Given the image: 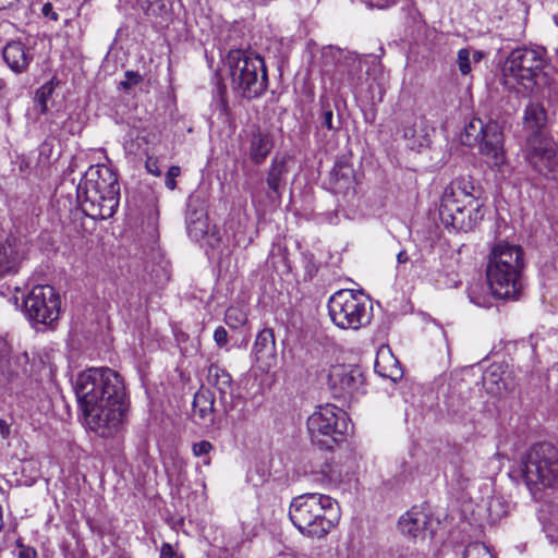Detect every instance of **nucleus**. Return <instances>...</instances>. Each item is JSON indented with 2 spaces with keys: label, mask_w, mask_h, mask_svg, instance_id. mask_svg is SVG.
<instances>
[{
  "label": "nucleus",
  "mask_w": 558,
  "mask_h": 558,
  "mask_svg": "<svg viewBox=\"0 0 558 558\" xmlns=\"http://www.w3.org/2000/svg\"><path fill=\"white\" fill-rule=\"evenodd\" d=\"M75 395L89 429L104 438L119 433L130 402L122 376L109 367H92L75 380Z\"/></svg>",
  "instance_id": "nucleus-1"
},
{
  "label": "nucleus",
  "mask_w": 558,
  "mask_h": 558,
  "mask_svg": "<svg viewBox=\"0 0 558 558\" xmlns=\"http://www.w3.org/2000/svg\"><path fill=\"white\" fill-rule=\"evenodd\" d=\"M240 27H231L223 39L227 51L225 62L231 80V89L235 97L253 100L259 98L268 88V73L265 60L243 40Z\"/></svg>",
  "instance_id": "nucleus-2"
},
{
  "label": "nucleus",
  "mask_w": 558,
  "mask_h": 558,
  "mask_svg": "<svg viewBox=\"0 0 558 558\" xmlns=\"http://www.w3.org/2000/svg\"><path fill=\"white\" fill-rule=\"evenodd\" d=\"M482 190L474 184L472 177H458L444 190L439 217L441 222L457 231L474 230L484 218Z\"/></svg>",
  "instance_id": "nucleus-3"
},
{
  "label": "nucleus",
  "mask_w": 558,
  "mask_h": 558,
  "mask_svg": "<svg viewBox=\"0 0 558 558\" xmlns=\"http://www.w3.org/2000/svg\"><path fill=\"white\" fill-rule=\"evenodd\" d=\"M524 251L520 245L497 242L490 250L486 266L488 287L494 296L517 299L523 289Z\"/></svg>",
  "instance_id": "nucleus-4"
},
{
  "label": "nucleus",
  "mask_w": 558,
  "mask_h": 558,
  "mask_svg": "<svg viewBox=\"0 0 558 558\" xmlns=\"http://www.w3.org/2000/svg\"><path fill=\"white\" fill-rule=\"evenodd\" d=\"M289 518L303 535L320 538L337 523L339 507L328 495L306 493L292 499Z\"/></svg>",
  "instance_id": "nucleus-5"
},
{
  "label": "nucleus",
  "mask_w": 558,
  "mask_h": 558,
  "mask_svg": "<svg viewBox=\"0 0 558 558\" xmlns=\"http://www.w3.org/2000/svg\"><path fill=\"white\" fill-rule=\"evenodd\" d=\"M546 50L539 47H518L505 61L506 83L513 81L527 94H543L549 86Z\"/></svg>",
  "instance_id": "nucleus-6"
},
{
  "label": "nucleus",
  "mask_w": 558,
  "mask_h": 558,
  "mask_svg": "<svg viewBox=\"0 0 558 558\" xmlns=\"http://www.w3.org/2000/svg\"><path fill=\"white\" fill-rule=\"evenodd\" d=\"M520 472L535 499L543 489L558 487V447L547 441L534 444L522 454Z\"/></svg>",
  "instance_id": "nucleus-7"
},
{
  "label": "nucleus",
  "mask_w": 558,
  "mask_h": 558,
  "mask_svg": "<svg viewBox=\"0 0 558 558\" xmlns=\"http://www.w3.org/2000/svg\"><path fill=\"white\" fill-rule=\"evenodd\" d=\"M460 140L465 146H478L489 167L500 168L505 163L504 132L497 121L472 118L464 126Z\"/></svg>",
  "instance_id": "nucleus-8"
},
{
  "label": "nucleus",
  "mask_w": 558,
  "mask_h": 558,
  "mask_svg": "<svg viewBox=\"0 0 558 558\" xmlns=\"http://www.w3.org/2000/svg\"><path fill=\"white\" fill-rule=\"evenodd\" d=\"M327 306L331 322L341 329L357 330L372 318V305L362 292L339 290L329 298Z\"/></svg>",
  "instance_id": "nucleus-9"
},
{
  "label": "nucleus",
  "mask_w": 558,
  "mask_h": 558,
  "mask_svg": "<svg viewBox=\"0 0 558 558\" xmlns=\"http://www.w3.org/2000/svg\"><path fill=\"white\" fill-rule=\"evenodd\" d=\"M307 429L313 444L329 450L343 440L349 429V417L335 405H320L307 418Z\"/></svg>",
  "instance_id": "nucleus-10"
},
{
  "label": "nucleus",
  "mask_w": 558,
  "mask_h": 558,
  "mask_svg": "<svg viewBox=\"0 0 558 558\" xmlns=\"http://www.w3.org/2000/svg\"><path fill=\"white\" fill-rule=\"evenodd\" d=\"M24 313L34 326L53 328L61 312L60 294L51 286H36L23 302Z\"/></svg>",
  "instance_id": "nucleus-11"
},
{
  "label": "nucleus",
  "mask_w": 558,
  "mask_h": 558,
  "mask_svg": "<svg viewBox=\"0 0 558 558\" xmlns=\"http://www.w3.org/2000/svg\"><path fill=\"white\" fill-rule=\"evenodd\" d=\"M326 62H336L332 80L337 89L348 86L354 88L361 84L363 77V60L355 53L343 51L340 48L328 47L323 52Z\"/></svg>",
  "instance_id": "nucleus-12"
},
{
  "label": "nucleus",
  "mask_w": 558,
  "mask_h": 558,
  "mask_svg": "<svg viewBox=\"0 0 558 558\" xmlns=\"http://www.w3.org/2000/svg\"><path fill=\"white\" fill-rule=\"evenodd\" d=\"M328 386L337 399H348L364 393L365 376L359 366L338 364L329 369Z\"/></svg>",
  "instance_id": "nucleus-13"
},
{
  "label": "nucleus",
  "mask_w": 558,
  "mask_h": 558,
  "mask_svg": "<svg viewBox=\"0 0 558 558\" xmlns=\"http://www.w3.org/2000/svg\"><path fill=\"white\" fill-rule=\"evenodd\" d=\"M78 191L97 190L109 195L107 202L114 206L120 202V185L116 172L107 166H90L77 185Z\"/></svg>",
  "instance_id": "nucleus-14"
},
{
  "label": "nucleus",
  "mask_w": 558,
  "mask_h": 558,
  "mask_svg": "<svg viewBox=\"0 0 558 558\" xmlns=\"http://www.w3.org/2000/svg\"><path fill=\"white\" fill-rule=\"evenodd\" d=\"M526 159L535 171L545 178H558V160L555 148L539 137L527 140Z\"/></svg>",
  "instance_id": "nucleus-15"
},
{
  "label": "nucleus",
  "mask_w": 558,
  "mask_h": 558,
  "mask_svg": "<svg viewBox=\"0 0 558 558\" xmlns=\"http://www.w3.org/2000/svg\"><path fill=\"white\" fill-rule=\"evenodd\" d=\"M207 381L218 392L219 404L225 414H229L241 397L234 393V385L231 375L217 364L208 367Z\"/></svg>",
  "instance_id": "nucleus-16"
},
{
  "label": "nucleus",
  "mask_w": 558,
  "mask_h": 558,
  "mask_svg": "<svg viewBox=\"0 0 558 558\" xmlns=\"http://www.w3.org/2000/svg\"><path fill=\"white\" fill-rule=\"evenodd\" d=\"M438 524L439 521L429 512L417 507L409 510L398 522L401 533L412 538H424L426 534L433 536Z\"/></svg>",
  "instance_id": "nucleus-17"
},
{
  "label": "nucleus",
  "mask_w": 558,
  "mask_h": 558,
  "mask_svg": "<svg viewBox=\"0 0 558 558\" xmlns=\"http://www.w3.org/2000/svg\"><path fill=\"white\" fill-rule=\"evenodd\" d=\"M77 201L84 214L93 219H108L111 218L118 209L119 204L110 206L107 202L109 195H105L97 190H82L76 189Z\"/></svg>",
  "instance_id": "nucleus-18"
},
{
  "label": "nucleus",
  "mask_w": 558,
  "mask_h": 558,
  "mask_svg": "<svg viewBox=\"0 0 558 558\" xmlns=\"http://www.w3.org/2000/svg\"><path fill=\"white\" fill-rule=\"evenodd\" d=\"M402 132L407 146L412 150H421L429 146L435 130L424 118L412 114L403 121Z\"/></svg>",
  "instance_id": "nucleus-19"
},
{
  "label": "nucleus",
  "mask_w": 558,
  "mask_h": 558,
  "mask_svg": "<svg viewBox=\"0 0 558 558\" xmlns=\"http://www.w3.org/2000/svg\"><path fill=\"white\" fill-rule=\"evenodd\" d=\"M2 58L11 71L22 74L34 60V48L21 39L10 40L2 48Z\"/></svg>",
  "instance_id": "nucleus-20"
},
{
  "label": "nucleus",
  "mask_w": 558,
  "mask_h": 558,
  "mask_svg": "<svg viewBox=\"0 0 558 558\" xmlns=\"http://www.w3.org/2000/svg\"><path fill=\"white\" fill-rule=\"evenodd\" d=\"M288 171L287 157L275 156L266 177V183L268 186L266 195L271 203H279L281 201Z\"/></svg>",
  "instance_id": "nucleus-21"
},
{
  "label": "nucleus",
  "mask_w": 558,
  "mask_h": 558,
  "mask_svg": "<svg viewBox=\"0 0 558 558\" xmlns=\"http://www.w3.org/2000/svg\"><path fill=\"white\" fill-rule=\"evenodd\" d=\"M23 259L22 243L14 236L0 242V275L15 274Z\"/></svg>",
  "instance_id": "nucleus-22"
},
{
  "label": "nucleus",
  "mask_w": 558,
  "mask_h": 558,
  "mask_svg": "<svg viewBox=\"0 0 558 558\" xmlns=\"http://www.w3.org/2000/svg\"><path fill=\"white\" fill-rule=\"evenodd\" d=\"M354 182V170L348 159H338L330 173L328 183L333 193H345Z\"/></svg>",
  "instance_id": "nucleus-23"
},
{
  "label": "nucleus",
  "mask_w": 558,
  "mask_h": 558,
  "mask_svg": "<svg viewBox=\"0 0 558 558\" xmlns=\"http://www.w3.org/2000/svg\"><path fill=\"white\" fill-rule=\"evenodd\" d=\"M547 113L541 102L530 101L523 112L524 129L530 130L533 137H538L541 130L545 126Z\"/></svg>",
  "instance_id": "nucleus-24"
},
{
  "label": "nucleus",
  "mask_w": 558,
  "mask_h": 558,
  "mask_svg": "<svg viewBox=\"0 0 558 558\" xmlns=\"http://www.w3.org/2000/svg\"><path fill=\"white\" fill-rule=\"evenodd\" d=\"M274 147L272 136L267 132L256 131L252 134L250 141V158L260 165L265 161Z\"/></svg>",
  "instance_id": "nucleus-25"
},
{
  "label": "nucleus",
  "mask_w": 558,
  "mask_h": 558,
  "mask_svg": "<svg viewBox=\"0 0 558 558\" xmlns=\"http://www.w3.org/2000/svg\"><path fill=\"white\" fill-rule=\"evenodd\" d=\"M193 411L204 423H214L215 397L208 389H199L193 399Z\"/></svg>",
  "instance_id": "nucleus-26"
},
{
  "label": "nucleus",
  "mask_w": 558,
  "mask_h": 558,
  "mask_svg": "<svg viewBox=\"0 0 558 558\" xmlns=\"http://www.w3.org/2000/svg\"><path fill=\"white\" fill-rule=\"evenodd\" d=\"M174 0H138V5L149 19L167 22L173 11Z\"/></svg>",
  "instance_id": "nucleus-27"
},
{
  "label": "nucleus",
  "mask_w": 558,
  "mask_h": 558,
  "mask_svg": "<svg viewBox=\"0 0 558 558\" xmlns=\"http://www.w3.org/2000/svg\"><path fill=\"white\" fill-rule=\"evenodd\" d=\"M253 352L256 360L272 357L276 353L275 335L271 328L260 330L255 339Z\"/></svg>",
  "instance_id": "nucleus-28"
},
{
  "label": "nucleus",
  "mask_w": 558,
  "mask_h": 558,
  "mask_svg": "<svg viewBox=\"0 0 558 558\" xmlns=\"http://www.w3.org/2000/svg\"><path fill=\"white\" fill-rule=\"evenodd\" d=\"M484 387L493 393H499L502 389H506V385L502 380L501 367L497 364L490 365L483 374Z\"/></svg>",
  "instance_id": "nucleus-29"
},
{
  "label": "nucleus",
  "mask_w": 558,
  "mask_h": 558,
  "mask_svg": "<svg viewBox=\"0 0 558 558\" xmlns=\"http://www.w3.org/2000/svg\"><path fill=\"white\" fill-rule=\"evenodd\" d=\"M492 522L500 520L508 513L509 505L501 496H492L486 506Z\"/></svg>",
  "instance_id": "nucleus-30"
},
{
  "label": "nucleus",
  "mask_w": 558,
  "mask_h": 558,
  "mask_svg": "<svg viewBox=\"0 0 558 558\" xmlns=\"http://www.w3.org/2000/svg\"><path fill=\"white\" fill-rule=\"evenodd\" d=\"M54 89V85L52 81L45 83L41 87H39L34 97L35 106L38 109L40 114H46L48 111V100L50 99Z\"/></svg>",
  "instance_id": "nucleus-31"
},
{
  "label": "nucleus",
  "mask_w": 558,
  "mask_h": 558,
  "mask_svg": "<svg viewBox=\"0 0 558 558\" xmlns=\"http://www.w3.org/2000/svg\"><path fill=\"white\" fill-rule=\"evenodd\" d=\"M320 125L329 131L340 128V119L338 118L337 123H335L331 105L326 98H320Z\"/></svg>",
  "instance_id": "nucleus-32"
},
{
  "label": "nucleus",
  "mask_w": 558,
  "mask_h": 558,
  "mask_svg": "<svg viewBox=\"0 0 558 558\" xmlns=\"http://www.w3.org/2000/svg\"><path fill=\"white\" fill-rule=\"evenodd\" d=\"M474 477V470L469 463H461L454 466L452 481L457 483L460 489H465L470 481Z\"/></svg>",
  "instance_id": "nucleus-33"
},
{
  "label": "nucleus",
  "mask_w": 558,
  "mask_h": 558,
  "mask_svg": "<svg viewBox=\"0 0 558 558\" xmlns=\"http://www.w3.org/2000/svg\"><path fill=\"white\" fill-rule=\"evenodd\" d=\"M204 213L203 210L192 209V206L189 205L186 211V228L189 233H192L193 230L197 233L205 232V221L203 220Z\"/></svg>",
  "instance_id": "nucleus-34"
},
{
  "label": "nucleus",
  "mask_w": 558,
  "mask_h": 558,
  "mask_svg": "<svg viewBox=\"0 0 558 558\" xmlns=\"http://www.w3.org/2000/svg\"><path fill=\"white\" fill-rule=\"evenodd\" d=\"M247 322V316L245 312L238 307H229L225 314V323L232 329H238L245 325Z\"/></svg>",
  "instance_id": "nucleus-35"
},
{
  "label": "nucleus",
  "mask_w": 558,
  "mask_h": 558,
  "mask_svg": "<svg viewBox=\"0 0 558 558\" xmlns=\"http://www.w3.org/2000/svg\"><path fill=\"white\" fill-rule=\"evenodd\" d=\"M463 558H495L490 549L482 542H472L466 545Z\"/></svg>",
  "instance_id": "nucleus-36"
},
{
  "label": "nucleus",
  "mask_w": 558,
  "mask_h": 558,
  "mask_svg": "<svg viewBox=\"0 0 558 558\" xmlns=\"http://www.w3.org/2000/svg\"><path fill=\"white\" fill-rule=\"evenodd\" d=\"M392 362L393 364L391 365V367L387 369V367L383 366L379 361H376L375 369L380 376L389 378L396 383L402 377L403 372L396 360Z\"/></svg>",
  "instance_id": "nucleus-37"
},
{
  "label": "nucleus",
  "mask_w": 558,
  "mask_h": 558,
  "mask_svg": "<svg viewBox=\"0 0 558 558\" xmlns=\"http://www.w3.org/2000/svg\"><path fill=\"white\" fill-rule=\"evenodd\" d=\"M213 449H214L213 445L207 440H201L198 442H194L192 446L193 454L198 458H204L203 463L205 465L210 464V458L208 457V454Z\"/></svg>",
  "instance_id": "nucleus-38"
},
{
  "label": "nucleus",
  "mask_w": 558,
  "mask_h": 558,
  "mask_svg": "<svg viewBox=\"0 0 558 558\" xmlns=\"http://www.w3.org/2000/svg\"><path fill=\"white\" fill-rule=\"evenodd\" d=\"M458 65L461 74L468 75L471 73V58L468 49L463 48L458 51Z\"/></svg>",
  "instance_id": "nucleus-39"
},
{
  "label": "nucleus",
  "mask_w": 558,
  "mask_h": 558,
  "mask_svg": "<svg viewBox=\"0 0 558 558\" xmlns=\"http://www.w3.org/2000/svg\"><path fill=\"white\" fill-rule=\"evenodd\" d=\"M124 76L125 80L120 82V86L125 90L131 89L142 81V76L137 72L126 71Z\"/></svg>",
  "instance_id": "nucleus-40"
},
{
  "label": "nucleus",
  "mask_w": 558,
  "mask_h": 558,
  "mask_svg": "<svg viewBox=\"0 0 558 558\" xmlns=\"http://www.w3.org/2000/svg\"><path fill=\"white\" fill-rule=\"evenodd\" d=\"M181 174V169L179 166H171L165 179V184L169 190H174L177 187L175 179Z\"/></svg>",
  "instance_id": "nucleus-41"
},
{
  "label": "nucleus",
  "mask_w": 558,
  "mask_h": 558,
  "mask_svg": "<svg viewBox=\"0 0 558 558\" xmlns=\"http://www.w3.org/2000/svg\"><path fill=\"white\" fill-rule=\"evenodd\" d=\"M214 340L219 348H225L228 344V332L225 327L219 326L214 331Z\"/></svg>",
  "instance_id": "nucleus-42"
},
{
  "label": "nucleus",
  "mask_w": 558,
  "mask_h": 558,
  "mask_svg": "<svg viewBox=\"0 0 558 558\" xmlns=\"http://www.w3.org/2000/svg\"><path fill=\"white\" fill-rule=\"evenodd\" d=\"M216 81H217V88H216V94L217 96L219 97L220 99V102L223 107H227L228 106V100H227V87L226 85L222 83V80H221V76L220 75H216Z\"/></svg>",
  "instance_id": "nucleus-43"
},
{
  "label": "nucleus",
  "mask_w": 558,
  "mask_h": 558,
  "mask_svg": "<svg viewBox=\"0 0 558 558\" xmlns=\"http://www.w3.org/2000/svg\"><path fill=\"white\" fill-rule=\"evenodd\" d=\"M146 169L153 175L159 177L161 174V170L159 169L157 159L149 157L146 161Z\"/></svg>",
  "instance_id": "nucleus-44"
},
{
  "label": "nucleus",
  "mask_w": 558,
  "mask_h": 558,
  "mask_svg": "<svg viewBox=\"0 0 558 558\" xmlns=\"http://www.w3.org/2000/svg\"><path fill=\"white\" fill-rule=\"evenodd\" d=\"M546 536L549 538L550 543L558 544V530L554 529V523L546 524L544 526Z\"/></svg>",
  "instance_id": "nucleus-45"
},
{
  "label": "nucleus",
  "mask_w": 558,
  "mask_h": 558,
  "mask_svg": "<svg viewBox=\"0 0 558 558\" xmlns=\"http://www.w3.org/2000/svg\"><path fill=\"white\" fill-rule=\"evenodd\" d=\"M21 550L19 551V558H36L37 553L33 547L24 546L19 544Z\"/></svg>",
  "instance_id": "nucleus-46"
},
{
  "label": "nucleus",
  "mask_w": 558,
  "mask_h": 558,
  "mask_svg": "<svg viewBox=\"0 0 558 558\" xmlns=\"http://www.w3.org/2000/svg\"><path fill=\"white\" fill-rule=\"evenodd\" d=\"M160 558H175V553L169 543H165L160 549Z\"/></svg>",
  "instance_id": "nucleus-47"
},
{
  "label": "nucleus",
  "mask_w": 558,
  "mask_h": 558,
  "mask_svg": "<svg viewBox=\"0 0 558 558\" xmlns=\"http://www.w3.org/2000/svg\"><path fill=\"white\" fill-rule=\"evenodd\" d=\"M41 12H43L44 16L49 17L52 21L58 20V14L53 11L51 3H45L41 9Z\"/></svg>",
  "instance_id": "nucleus-48"
},
{
  "label": "nucleus",
  "mask_w": 558,
  "mask_h": 558,
  "mask_svg": "<svg viewBox=\"0 0 558 558\" xmlns=\"http://www.w3.org/2000/svg\"><path fill=\"white\" fill-rule=\"evenodd\" d=\"M476 289H477V287L470 288V290H469L470 301L478 306H484L485 305L484 301H482L478 296L475 295Z\"/></svg>",
  "instance_id": "nucleus-49"
},
{
  "label": "nucleus",
  "mask_w": 558,
  "mask_h": 558,
  "mask_svg": "<svg viewBox=\"0 0 558 558\" xmlns=\"http://www.w3.org/2000/svg\"><path fill=\"white\" fill-rule=\"evenodd\" d=\"M52 147H53L52 143L45 141L39 147L40 155L50 154L52 151Z\"/></svg>",
  "instance_id": "nucleus-50"
},
{
  "label": "nucleus",
  "mask_w": 558,
  "mask_h": 558,
  "mask_svg": "<svg viewBox=\"0 0 558 558\" xmlns=\"http://www.w3.org/2000/svg\"><path fill=\"white\" fill-rule=\"evenodd\" d=\"M0 434L3 438H7L10 434V425L2 418L0 420Z\"/></svg>",
  "instance_id": "nucleus-51"
},
{
  "label": "nucleus",
  "mask_w": 558,
  "mask_h": 558,
  "mask_svg": "<svg viewBox=\"0 0 558 558\" xmlns=\"http://www.w3.org/2000/svg\"><path fill=\"white\" fill-rule=\"evenodd\" d=\"M398 558H421V556L418 554H415L409 549H402L399 554H398Z\"/></svg>",
  "instance_id": "nucleus-52"
},
{
  "label": "nucleus",
  "mask_w": 558,
  "mask_h": 558,
  "mask_svg": "<svg viewBox=\"0 0 558 558\" xmlns=\"http://www.w3.org/2000/svg\"><path fill=\"white\" fill-rule=\"evenodd\" d=\"M20 0H0V10H5L14 7Z\"/></svg>",
  "instance_id": "nucleus-53"
},
{
  "label": "nucleus",
  "mask_w": 558,
  "mask_h": 558,
  "mask_svg": "<svg viewBox=\"0 0 558 558\" xmlns=\"http://www.w3.org/2000/svg\"><path fill=\"white\" fill-rule=\"evenodd\" d=\"M409 260V255L407 251H400L397 255L398 264H405Z\"/></svg>",
  "instance_id": "nucleus-54"
},
{
  "label": "nucleus",
  "mask_w": 558,
  "mask_h": 558,
  "mask_svg": "<svg viewBox=\"0 0 558 558\" xmlns=\"http://www.w3.org/2000/svg\"><path fill=\"white\" fill-rule=\"evenodd\" d=\"M481 59H482V52H480V51L474 52L473 60L475 62H478Z\"/></svg>",
  "instance_id": "nucleus-55"
},
{
  "label": "nucleus",
  "mask_w": 558,
  "mask_h": 558,
  "mask_svg": "<svg viewBox=\"0 0 558 558\" xmlns=\"http://www.w3.org/2000/svg\"><path fill=\"white\" fill-rule=\"evenodd\" d=\"M328 481L335 483L338 481V477H336L333 475H329Z\"/></svg>",
  "instance_id": "nucleus-56"
},
{
  "label": "nucleus",
  "mask_w": 558,
  "mask_h": 558,
  "mask_svg": "<svg viewBox=\"0 0 558 558\" xmlns=\"http://www.w3.org/2000/svg\"><path fill=\"white\" fill-rule=\"evenodd\" d=\"M369 57L372 58V62H373V63H375V62H378V63H379V61L377 60V57H375V56H369Z\"/></svg>",
  "instance_id": "nucleus-57"
},
{
  "label": "nucleus",
  "mask_w": 558,
  "mask_h": 558,
  "mask_svg": "<svg viewBox=\"0 0 558 558\" xmlns=\"http://www.w3.org/2000/svg\"><path fill=\"white\" fill-rule=\"evenodd\" d=\"M555 23L557 24L558 26V15L555 16Z\"/></svg>",
  "instance_id": "nucleus-58"
}]
</instances>
